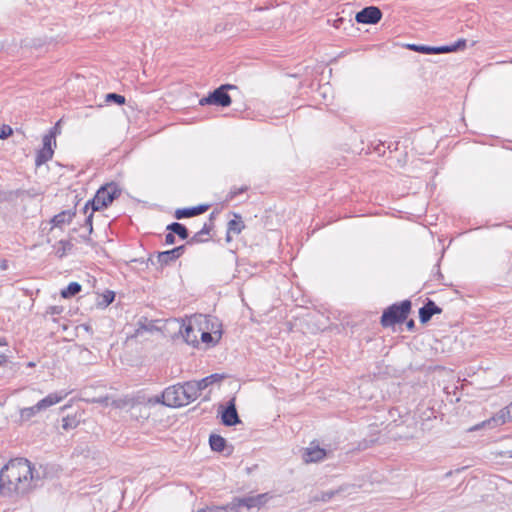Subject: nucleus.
Here are the masks:
<instances>
[{
    "instance_id": "nucleus-32",
    "label": "nucleus",
    "mask_w": 512,
    "mask_h": 512,
    "mask_svg": "<svg viewBox=\"0 0 512 512\" xmlns=\"http://www.w3.org/2000/svg\"><path fill=\"white\" fill-rule=\"evenodd\" d=\"M106 102H113L117 105H123L126 102V98L123 95L117 93H108L106 95Z\"/></svg>"
},
{
    "instance_id": "nucleus-10",
    "label": "nucleus",
    "mask_w": 512,
    "mask_h": 512,
    "mask_svg": "<svg viewBox=\"0 0 512 512\" xmlns=\"http://www.w3.org/2000/svg\"><path fill=\"white\" fill-rule=\"evenodd\" d=\"M442 309L431 299L427 298L424 305L419 309V320L426 324L436 314H441Z\"/></svg>"
},
{
    "instance_id": "nucleus-18",
    "label": "nucleus",
    "mask_w": 512,
    "mask_h": 512,
    "mask_svg": "<svg viewBox=\"0 0 512 512\" xmlns=\"http://www.w3.org/2000/svg\"><path fill=\"white\" fill-rule=\"evenodd\" d=\"M405 47L409 50L426 54V55H433V54H441V47L440 46H428V45H422V44H406Z\"/></svg>"
},
{
    "instance_id": "nucleus-44",
    "label": "nucleus",
    "mask_w": 512,
    "mask_h": 512,
    "mask_svg": "<svg viewBox=\"0 0 512 512\" xmlns=\"http://www.w3.org/2000/svg\"><path fill=\"white\" fill-rule=\"evenodd\" d=\"M9 363L8 357L4 354H0V367H6Z\"/></svg>"
},
{
    "instance_id": "nucleus-9",
    "label": "nucleus",
    "mask_w": 512,
    "mask_h": 512,
    "mask_svg": "<svg viewBox=\"0 0 512 512\" xmlns=\"http://www.w3.org/2000/svg\"><path fill=\"white\" fill-rule=\"evenodd\" d=\"M327 451L321 448L315 441L305 448L303 453V460L305 463H317L325 459Z\"/></svg>"
},
{
    "instance_id": "nucleus-14",
    "label": "nucleus",
    "mask_w": 512,
    "mask_h": 512,
    "mask_svg": "<svg viewBox=\"0 0 512 512\" xmlns=\"http://www.w3.org/2000/svg\"><path fill=\"white\" fill-rule=\"evenodd\" d=\"M213 228H214V223H213L212 216H211L210 219L204 223L203 227L198 232H196L191 238H189L187 240V244L193 245V244L207 242L209 239L204 238V236L209 235Z\"/></svg>"
},
{
    "instance_id": "nucleus-34",
    "label": "nucleus",
    "mask_w": 512,
    "mask_h": 512,
    "mask_svg": "<svg viewBox=\"0 0 512 512\" xmlns=\"http://www.w3.org/2000/svg\"><path fill=\"white\" fill-rule=\"evenodd\" d=\"M12 133L13 130L9 125H2L0 127V139H7Z\"/></svg>"
},
{
    "instance_id": "nucleus-46",
    "label": "nucleus",
    "mask_w": 512,
    "mask_h": 512,
    "mask_svg": "<svg viewBox=\"0 0 512 512\" xmlns=\"http://www.w3.org/2000/svg\"><path fill=\"white\" fill-rule=\"evenodd\" d=\"M222 86H227L226 87V92H228L229 89H234L236 88V86L232 85V84H223Z\"/></svg>"
},
{
    "instance_id": "nucleus-49",
    "label": "nucleus",
    "mask_w": 512,
    "mask_h": 512,
    "mask_svg": "<svg viewBox=\"0 0 512 512\" xmlns=\"http://www.w3.org/2000/svg\"><path fill=\"white\" fill-rule=\"evenodd\" d=\"M0 345H6V341L4 338H0Z\"/></svg>"
},
{
    "instance_id": "nucleus-43",
    "label": "nucleus",
    "mask_w": 512,
    "mask_h": 512,
    "mask_svg": "<svg viewBox=\"0 0 512 512\" xmlns=\"http://www.w3.org/2000/svg\"><path fill=\"white\" fill-rule=\"evenodd\" d=\"M131 262H139L141 264H145L146 267H148L149 263L154 265V261L151 258H148L147 260H144L142 258L141 259H133V260H131Z\"/></svg>"
},
{
    "instance_id": "nucleus-17",
    "label": "nucleus",
    "mask_w": 512,
    "mask_h": 512,
    "mask_svg": "<svg viewBox=\"0 0 512 512\" xmlns=\"http://www.w3.org/2000/svg\"><path fill=\"white\" fill-rule=\"evenodd\" d=\"M76 215V211L72 209L63 210L60 213L54 215L51 219V223L54 227H62L65 224L71 223L74 216Z\"/></svg>"
},
{
    "instance_id": "nucleus-27",
    "label": "nucleus",
    "mask_w": 512,
    "mask_h": 512,
    "mask_svg": "<svg viewBox=\"0 0 512 512\" xmlns=\"http://www.w3.org/2000/svg\"><path fill=\"white\" fill-rule=\"evenodd\" d=\"M80 423V417L75 415H67L62 419V428L66 431L75 429Z\"/></svg>"
},
{
    "instance_id": "nucleus-5",
    "label": "nucleus",
    "mask_w": 512,
    "mask_h": 512,
    "mask_svg": "<svg viewBox=\"0 0 512 512\" xmlns=\"http://www.w3.org/2000/svg\"><path fill=\"white\" fill-rule=\"evenodd\" d=\"M182 397L180 384L172 385L161 393V404L172 408L185 406L186 402Z\"/></svg>"
},
{
    "instance_id": "nucleus-2",
    "label": "nucleus",
    "mask_w": 512,
    "mask_h": 512,
    "mask_svg": "<svg viewBox=\"0 0 512 512\" xmlns=\"http://www.w3.org/2000/svg\"><path fill=\"white\" fill-rule=\"evenodd\" d=\"M121 195V189L115 182L107 183L101 186L94 197L88 200L83 208V212L86 214L88 209L92 211H100L107 208L112 202Z\"/></svg>"
},
{
    "instance_id": "nucleus-25",
    "label": "nucleus",
    "mask_w": 512,
    "mask_h": 512,
    "mask_svg": "<svg viewBox=\"0 0 512 512\" xmlns=\"http://www.w3.org/2000/svg\"><path fill=\"white\" fill-rule=\"evenodd\" d=\"M81 289L82 286L78 282H71L61 291L60 294L63 298L68 299L77 295Z\"/></svg>"
},
{
    "instance_id": "nucleus-3",
    "label": "nucleus",
    "mask_w": 512,
    "mask_h": 512,
    "mask_svg": "<svg viewBox=\"0 0 512 512\" xmlns=\"http://www.w3.org/2000/svg\"><path fill=\"white\" fill-rule=\"evenodd\" d=\"M411 307L412 303L408 299L390 305L382 313L380 319L381 325L387 328L405 322L411 311Z\"/></svg>"
},
{
    "instance_id": "nucleus-35",
    "label": "nucleus",
    "mask_w": 512,
    "mask_h": 512,
    "mask_svg": "<svg viewBox=\"0 0 512 512\" xmlns=\"http://www.w3.org/2000/svg\"><path fill=\"white\" fill-rule=\"evenodd\" d=\"M115 299V293L113 291H106L104 294H103V302L105 303L106 306L110 305Z\"/></svg>"
},
{
    "instance_id": "nucleus-1",
    "label": "nucleus",
    "mask_w": 512,
    "mask_h": 512,
    "mask_svg": "<svg viewBox=\"0 0 512 512\" xmlns=\"http://www.w3.org/2000/svg\"><path fill=\"white\" fill-rule=\"evenodd\" d=\"M40 477L25 458L11 459L0 469V494L24 495L39 485Z\"/></svg>"
},
{
    "instance_id": "nucleus-4",
    "label": "nucleus",
    "mask_w": 512,
    "mask_h": 512,
    "mask_svg": "<svg viewBox=\"0 0 512 512\" xmlns=\"http://www.w3.org/2000/svg\"><path fill=\"white\" fill-rule=\"evenodd\" d=\"M267 494H258L248 497H234L223 508V512H257L265 504Z\"/></svg>"
},
{
    "instance_id": "nucleus-37",
    "label": "nucleus",
    "mask_w": 512,
    "mask_h": 512,
    "mask_svg": "<svg viewBox=\"0 0 512 512\" xmlns=\"http://www.w3.org/2000/svg\"><path fill=\"white\" fill-rule=\"evenodd\" d=\"M61 133L60 121H58L52 128H50L47 135H53V138L56 139V136Z\"/></svg>"
},
{
    "instance_id": "nucleus-42",
    "label": "nucleus",
    "mask_w": 512,
    "mask_h": 512,
    "mask_svg": "<svg viewBox=\"0 0 512 512\" xmlns=\"http://www.w3.org/2000/svg\"><path fill=\"white\" fill-rule=\"evenodd\" d=\"M89 402H91V403H98V404H105V405H107V403H108V397L93 398V399H92V400H90Z\"/></svg>"
},
{
    "instance_id": "nucleus-33",
    "label": "nucleus",
    "mask_w": 512,
    "mask_h": 512,
    "mask_svg": "<svg viewBox=\"0 0 512 512\" xmlns=\"http://www.w3.org/2000/svg\"><path fill=\"white\" fill-rule=\"evenodd\" d=\"M44 149H54L56 147V139L53 138V135L45 134L42 139Z\"/></svg>"
},
{
    "instance_id": "nucleus-21",
    "label": "nucleus",
    "mask_w": 512,
    "mask_h": 512,
    "mask_svg": "<svg viewBox=\"0 0 512 512\" xmlns=\"http://www.w3.org/2000/svg\"><path fill=\"white\" fill-rule=\"evenodd\" d=\"M245 228V224L242 217L239 214H234V218L231 219L227 224L228 234H240Z\"/></svg>"
},
{
    "instance_id": "nucleus-24",
    "label": "nucleus",
    "mask_w": 512,
    "mask_h": 512,
    "mask_svg": "<svg viewBox=\"0 0 512 512\" xmlns=\"http://www.w3.org/2000/svg\"><path fill=\"white\" fill-rule=\"evenodd\" d=\"M39 412H40V410L36 408V404L31 407H25V408L20 409V411H19L20 422L21 423L28 422L33 417H35Z\"/></svg>"
},
{
    "instance_id": "nucleus-6",
    "label": "nucleus",
    "mask_w": 512,
    "mask_h": 512,
    "mask_svg": "<svg viewBox=\"0 0 512 512\" xmlns=\"http://www.w3.org/2000/svg\"><path fill=\"white\" fill-rule=\"evenodd\" d=\"M382 18V11L376 6H367L358 11L355 20L359 24H377Z\"/></svg>"
},
{
    "instance_id": "nucleus-48",
    "label": "nucleus",
    "mask_w": 512,
    "mask_h": 512,
    "mask_svg": "<svg viewBox=\"0 0 512 512\" xmlns=\"http://www.w3.org/2000/svg\"><path fill=\"white\" fill-rule=\"evenodd\" d=\"M232 240L231 234L226 233V241L230 242Z\"/></svg>"
},
{
    "instance_id": "nucleus-7",
    "label": "nucleus",
    "mask_w": 512,
    "mask_h": 512,
    "mask_svg": "<svg viewBox=\"0 0 512 512\" xmlns=\"http://www.w3.org/2000/svg\"><path fill=\"white\" fill-rule=\"evenodd\" d=\"M220 414L222 424L227 427H232L241 423L236 409L235 398H232L227 402L226 407L222 409Z\"/></svg>"
},
{
    "instance_id": "nucleus-45",
    "label": "nucleus",
    "mask_w": 512,
    "mask_h": 512,
    "mask_svg": "<svg viewBox=\"0 0 512 512\" xmlns=\"http://www.w3.org/2000/svg\"><path fill=\"white\" fill-rule=\"evenodd\" d=\"M406 327L408 331H413L415 329V321L413 319L406 321Z\"/></svg>"
},
{
    "instance_id": "nucleus-51",
    "label": "nucleus",
    "mask_w": 512,
    "mask_h": 512,
    "mask_svg": "<svg viewBox=\"0 0 512 512\" xmlns=\"http://www.w3.org/2000/svg\"><path fill=\"white\" fill-rule=\"evenodd\" d=\"M437 274H438V276H439V277H442V274H441V272H440V271H438V273H437Z\"/></svg>"
},
{
    "instance_id": "nucleus-13",
    "label": "nucleus",
    "mask_w": 512,
    "mask_h": 512,
    "mask_svg": "<svg viewBox=\"0 0 512 512\" xmlns=\"http://www.w3.org/2000/svg\"><path fill=\"white\" fill-rule=\"evenodd\" d=\"M66 396L67 393L64 391L50 393L36 403V408L39 409L40 412L44 411L49 407L61 402Z\"/></svg>"
},
{
    "instance_id": "nucleus-39",
    "label": "nucleus",
    "mask_w": 512,
    "mask_h": 512,
    "mask_svg": "<svg viewBox=\"0 0 512 512\" xmlns=\"http://www.w3.org/2000/svg\"><path fill=\"white\" fill-rule=\"evenodd\" d=\"M186 245H180L172 249L176 259H179L185 252Z\"/></svg>"
},
{
    "instance_id": "nucleus-23",
    "label": "nucleus",
    "mask_w": 512,
    "mask_h": 512,
    "mask_svg": "<svg viewBox=\"0 0 512 512\" xmlns=\"http://www.w3.org/2000/svg\"><path fill=\"white\" fill-rule=\"evenodd\" d=\"M54 154V149H44L41 148L37 151L35 157V165L37 167L45 164L47 161L51 160Z\"/></svg>"
},
{
    "instance_id": "nucleus-50",
    "label": "nucleus",
    "mask_w": 512,
    "mask_h": 512,
    "mask_svg": "<svg viewBox=\"0 0 512 512\" xmlns=\"http://www.w3.org/2000/svg\"><path fill=\"white\" fill-rule=\"evenodd\" d=\"M376 150L380 153L381 147H377Z\"/></svg>"
},
{
    "instance_id": "nucleus-26",
    "label": "nucleus",
    "mask_w": 512,
    "mask_h": 512,
    "mask_svg": "<svg viewBox=\"0 0 512 512\" xmlns=\"http://www.w3.org/2000/svg\"><path fill=\"white\" fill-rule=\"evenodd\" d=\"M176 260L177 259L174 255L172 249L158 252V254H157V261H158V263H160L161 266L169 265L171 262H174Z\"/></svg>"
},
{
    "instance_id": "nucleus-19",
    "label": "nucleus",
    "mask_w": 512,
    "mask_h": 512,
    "mask_svg": "<svg viewBox=\"0 0 512 512\" xmlns=\"http://www.w3.org/2000/svg\"><path fill=\"white\" fill-rule=\"evenodd\" d=\"M167 231H171L174 235H177L181 240L189 238V231L187 227L179 222H172L166 227Z\"/></svg>"
},
{
    "instance_id": "nucleus-47",
    "label": "nucleus",
    "mask_w": 512,
    "mask_h": 512,
    "mask_svg": "<svg viewBox=\"0 0 512 512\" xmlns=\"http://www.w3.org/2000/svg\"><path fill=\"white\" fill-rule=\"evenodd\" d=\"M154 402H155V403H161V395H157V396L154 398Z\"/></svg>"
},
{
    "instance_id": "nucleus-31",
    "label": "nucleus",
    "mask_w": 512,
    "mask_h": 512,
    "mask_svg": "<svg viewBox=\"0 0 512 512\" xmlns=\"http://www.w3.org/2000/svg\"><path fill=\"white\" fill-rule=\"evenodd\" d=\"M248 190V186H241L239 188H232L229 193L226 195L225 201L230 202L232 201L236 196L245 193Z\"/></svg>"
},
{
    "instance_id": "nucleus-36",
    "label": "nucleus",
    "mask_w": 512,
    "mask_h": 512,
    "mask_svg": "<svg viewBox=\"0 0 512 512\" xmlns=\"http://www.w3.org/2000/svg\"><path fill=\"white\" fill-rule=\"evenodd\" d=\"M337 493H338V491H336V490L322 492L320 500H322L323 502H327V501L331 500Z\"/></svg>"
},
{
    "instance_id": "nucleus-16",
    "label": "nucleus",
    "mask_w": 512,
    "mask_h": 512,
    "mask_svg": "<svg viewBox=\"0 0 512 512\" xmlns=\"http://www.w3.org/2000/svg\"><path fill=\"white\" fill-rule=\"evenodd\" d=\"M208 205H198L189 208H181L175 211V217L177 219L190 218L199 214L204 213L208 209Z\"/></svg>"
},
{
    "instance_id": "nucleus-30",
    "label": "nucleus",
    "mask_w": 512,
    "mask_h": 512,
    "mask_svg": "<svg viewBox=\"0 0 512 512\" xmlns=\"http://www.w3.org/2000/svg\"><path fill=\"white\" fill-rule=\"evenodd\" d=\"M221 337V332H219L218 337L215 339L214 336L208 332V331H200V339L202 343H205L207 345L214 346L218 343L219 339Z\"/></svg>"
},
{
    "instance_id": "nucleus-15",
    "label": "nucleus",
    "mask_w": 512,
    "mask_h": 512,
    "mask_svg": "<svg viewBox=\"0 0 512 512\" xmlns=\"http://www.w3.org/2000/svg\"><path fill=\"white\" fill-rule=\"evenodd\" d=\"M226 87L227 86H219L210 92L213 99V105L221 107H228L231 105L232 99L228 92H226Z\"/></svg>"
},
{
    "instance_id": "nucleus-12",
    "label": "nucleus",
    "mask_w": 512,
    "mask_h": 512,
    "mask_svg": "<svg viewBox=\"0 0 512 512\" xmlns=\"http://www.w3.org/2000/svg\"><path fill=\"white\" fill-rule=\"evenodd\" d=\"M182 390V400H185L186 405L196 400L201 393L199 386L197 385L196 380L187 381L183 384H180Z\"/></svg>"
},
{
    "instance_id": "nucleus-22",
    "label": "nucleus",
    "mask_w": 512,
    "mask_h": 512,
    "mask_svg": "<svg viewBox=\"0 0 512 512\" xmlns=\"http://www.w3.org/2000/svg\"><path fill=\"white\" fill-rule=\"evenodd\" d=\"M209 444L211 450L215 452H222L224 451L227 441L224 437L218 434H211L209 437Z\"/></svg>"
},
{
    "instance_id": "nucleus-41",
    "label": "nucleus",
    "mask_w": 512,
    "mask_h": 512,
    "mask_svg": "<svg viewBox=\"0 0 512 512\" xmlns=\"http://www.w3.org/2000/svg\"><path fill=\"white\" fill-rule=\"evenodd\" d=\"M176 241V238H175V235L169 231L166 235H165V244L166 245H172L174 244Z\"/></svg>"
},
{
    "instance_id": "nucleus-29",
    "label": "nucleus",
    "mask_w": 512,
    "mask_h": 512,
    "mask_svg": "<svg viewBox=\"0 0 512 512\" xmlns=\"http://www.w3.org/2000/svg\"><path fill=\"white\" fill-rule=\"evenodd\" d=\"M73 248V244L70 241L67 240H60L57 243L56 246V255L59 258L64 257L68 251H70Z\"/></svg>"
},
{
    "instance_id": "nucleus-11",
    "label": "nucleus",
    "mask_w": 512,
    "mask_h": 512,
    "mask_svg": "<svg viewBox=\"0 0 512 512\" xmlns=\"http://www.w3.org/2000/svg\"><path fill=\"white\" fill-rule=\"evenodd\" d=\"M200 331H201V329L200 328L196 329L191 322H188V323L183 322L180 327V330H179L184 341L193 347H198V345H199L198 333Z\"/></svg>"
},
{
    "instance_id": "nucleus-8",
    "label": "nucleus",
    "mask_w": 512,
    "mask_h": 512,
    "mask_svg": "<svg viewBox=\"0 0 512 512\" xmlns=\"http://www.w3.org/2000/svg\"><path fill=\"white\" fill-rule=\"evenodd\" d=\"M510 421H512V402L508 406L501 409L490 419L483 421L481 427L494 428Z\"/></svg>"
},
{
    "instance_id": "nucleus-38",
    "label": "nucleus",
    "mask_w": 512,
    "mask_h": 512,
    "mask_svg": "<svg viewBox=\"0 0 512 512\" xmlns=\"http://www.w3.org/2000/svg\"><path fill=\"white\" fill-rule=\"evenodd\" d=\"M94 212L95 211H91V213L85 219V226H87L89 234H91L92 231H93V224H92V222H93V213Z\"/></svg>"
},
{
    "instance_id": "nucleus-20",
    "label": "nucleus",
    "mask_w": 512,
    "mask_h": 512,
    "mask_svg": "<svg viewBox=\"0 0 512 512\" xmlns=\"http://www.w3.org/2000/svg\"><path fill=\"white\" fill-rule=\"evenodd\" d=\"M223 374L214 373L209 376H206L200 380H196L197 385L199 386L200 390L203 391L204 389L208 388L209 386L219 383L224 379Z\"/></svg>"
},
{
    "instance_id": "nucleus-40",
    "label": "nucleus",
    "mask_w": 512,
    "mask_h": 512,
    "mask_svg": "<svg viewBox=\"0 0 512 512\" xmlns=\"http://www.w3.org/2000/svg\"><path fill=\"white\" fill-rule=\"evenodd\" d=\"M199 105L201 106H205V105H213V99H212V96H211V93H209L207 96L205 97H202L200 100H199Z\"/></svg>"
},
{
    "instance_id": "nucleus-28",
    "label": "nucleus",
    "mask_w": 512,
    "mask_h": 512,
    "mask_svg": "<svg viewBox=\"0 0 512 512\" xmlns=\"http://www.w3.org/2000/svg\"><path fill=\"white\" fill-rule=\"evenodd\" d=\"M466 42H467L466 39H459L456 42H454L453 44L442 45L440 47H441V49H444V50H441V54L461 50L466 46Z\"/></svg>"
}]
</instances>
